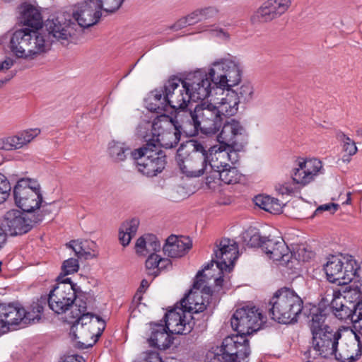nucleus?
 <instances>
[{
  "label": "nucleus",
  "mask_w": 362,
  "mask_h": 362,
  "mask_svg": "<svg viewBox=\"0 0 362 362\" xmlns=\"http://www.w3.org/2000/svg\"><path fill=\"white\" fill-rule=\"evenodd\" d=\"M264 322L263 315L255 307L237 309L230 324L238 334L226 337L220 347L218 355L224 362H248L250 348L246 337L259 330Z\"/></svg>",
  "instance_id": "obj_1"
},
{
  "label": "nucleus",
  "mask_w": 362,
  "mask_h": 362,
  "mask_svg": "<svg viewBox=\"0 0 362 362\" xmlns=\"http://www.w3.org/2000/svg\"><path fill=\"white\" fill-rule=\"evenodd\" d=\"M241 70L238 63L230 59H221L214 62L209 71L199 69L190 73L186 78L192 100H201L210 96L212 90L226 87H233L241 81Z\"/></svg>",
  "instance_id": "obj_2"
},
{
  "label": "nucleus",
  "mask_w": 362,
  "mask_h": 362,
  "mask_svg": "<svg viewBox=\"0 0 362 362\" xmlns=\"http://www.w3.org/2000/svg\"><path fill=\"white\" fill-rule=\"evenodd\" d=\"M85 296L77 300L78 309L72 310L66 319L69 324L70 337L76 341V346L84 349L93 346L101 336L105 328V322L100 317L87 312V302Z\"/></svg>",
  "instance_id": "obj_3"
},
{
  "label": "nucleus",
  "mask_w": 362,
  "mask_h": 362,
  "mask_svg": "<svg viewBox=\"0 0 362 362\" xmlns=\"http://www.w3.org/2000/svg\"><path fill=\"white\" fill-rule=\"evenodd\" d=\"M45 30L42 28L32 29L30 45L28 49L27 59H34L49 49L54 40L62 44H68L69 39L75 35L76 23L66 19L64 15L48 18L45 23Z\"/></svg>",
  "instance_id": "obj_4"
},
{
  "label": "nucleus",
  "mask_w": 362,
  "mask_h": 362,
  "mask_svg": "<svg viewBox=\"0 0 362 362\" xmlns=\"http://www.w3.org/2000/svg\"><path fill=\"white\" fill-rule=\"evenodd\" d=\"M181 115L184 119L181 128L189 137L198 135L199 132L206 135L215 134L223 121L218 107L204 101L197 104L193 110L184 111Z\"/></svg>",
  "instance_id": "obj_5"
},
{
  "label": "nucleus",
  "mask_w": 362,
  "mask_h": 362,
  "mask_svg": "<svg viewBox=\"0 0 362 362\" xmlns=\"http://www.w3.org/2000/svg\"><path fill=\"white\" fill-rule=\"evenodd\" d=\"M303 308V300L293 289L282 287L269 300L268 315L280 324L297 322Z\"/></svg>",
  "instance_id": "obj_6"
},
{
  "label": "nucleus",
  "mask_w": 362,
  "mask_h": 362,
  "mask_svg": "<svg viewBox=\"0 0 362 362\" xmlns=\"http://www.w3.org/2000/svg\"><path fill=\"white\" fill-rule=\"evenodd\" d=\"M85 296L84 301L89 304L93 300V296L80 290L70 278L57 281L56 286L50 291L48 296H42L41 301L57 314L65 313L67 310L78 309L77 300Z\"/></svg>",
  "instance_id": "obj_7"
},
{
  "label": "nucleus",
  "mask_w": 362,
  "mask_h": 362,
  "mask_svg": "<svg viewBox=\"0 0 362 362\" xmlns=\"http://www.w3.org/2000/svg\"><path fill=\"white\" fill-rule=\"evenodd\" d=\"M137 170L147 177H154L160 173L166 164V156L153 141L132 151Z\"/></svg>",
  "instance_id": "obj_8"
},
{
  "label": "nucleus",
  "mask_w": 362,
  "mask_h": 362,
  "mask_svg": "<svg viewBox=\"0 0 362 362\" xmlns=\"http://www.w3.org/2000/svg\"><path fill=\"white\" fill-rule=\"evenodd\" d=\"M216 247L217 250H214V254L215 257H212L211 261L207 263L203 269L197 272L196 279L193 284L194 289L199 290L202 288L204 283V279L202 277L206 276L204 274V271L211 269L214 263L216 264V267L221 274L224 270L226 271L230 269V266L233 267L238 253V247L236 242L228 238H223Z\"/></svg>",
  "instance_id": "obj_9"
},
{
  "label": "nucleus",
  "mask_w": 362,
  "mask_h": 362,
  "mask_svg": "<svg viewBox=\"0 0 362 362\" xmlns=\"http://www.w3.org/2000/svg\"><path fill=\"white\" fill-rule=\"evenodd\" d=\"M13 198L16 205L28 215H35L42 203V194L40 183L30 178H21L13 187Z\"/></svg>",
  "instance_id": "obj_10"
},
{
  "label": "nucleus",
  "mask_w": 362,
  "mask_h": 362,
  "mask_svg": "<svg viewBox=\"0 0 362 362\" xmlns=\"http://www.w3.org/2000/svg\"><path fill=\"white\" fill-rule=\"evenodd\" d=\"M207 151L201 144L195 142L193 150L182 157L181 149L177 153L176 160L182 173L187 177H197L208 173L209 169Z\"/></svg>",
  "instance_id": "obj_11"
},
{
  "label": "nucleus",
  "mask_w": 362,
  "mask_h": 362,
  "mask_svg": "<svg viewBox=\"0 0 362 362\" xmlns=\"http://www.w3.org/2000/svg\"><path fill=\"white\" fill-rule=\"evenodd\" d=\"M40 222L41 215H28L23 211L11 209L5 214L1 226L6 236H16L28 233L34 224Z\"/></svg>",
  "instance_id": "obj_12"
},
{
  "label": "nucleus",
  "mask_w": 362,
  "mask_h": 362,
  "mask_svg": "<svg viewBox=\"0 0 362 362\" xmlns=\"http://www.w3.org/2000/svg\"><path fill=\"white\" fill-rule=\"evenodd\" d=\"M165 92L169 108L177 111L176 115L188 111L187 107L192 97L186 79L182 80L175 76L170 78L165 82Z\"/></svg>",
  "instance_id": "obj_13"
},
{
  "label": "nucleus",
  "mask_w": 362,
  "mask_h": 362,
  "mask_svg": "<svg viewBox=\"0 0 362 362\" xmlns=\"http://www.w3.org/2000/svg\"><path fill=\"white\" fill-rule=\"evenodd\" d=\"M353 264H355V259L349 255L341 254L330 257L324 265L327 280L339 285H347L349 276L351 275Z\"/></svg>",
  "instance_id": "obj_14"
},
{
  "label": "nucleus",
  "mask_w": 362,
  "mask_h": 362,
  "mask_svg": "<svg viewBox=\"0 0 362 362\" xmlns=\"http://www.w3.org/2000/svg\"><path fill=\"white\" fill-rule=\"evenodd\" d=\"M217 139L221 145L238 149L243 148L247 143V134L240 122L230 119L223 123Z\"/></svg>",
  "instance_id": "obj_15"
},
{
  "label": "nucleus",
  "mask_w": 362,
  "mask_h": 362,
  "mask_svg": "<svg viewBox=\"0 0 362 362\" xmlns=\"http://www.w3.org/2000/svg\"><path fill=\"white\" fill-rule=\"evenodd\" d=\"M341 337L340 329H334L331 327H324L323 330L313 335V347L323 358H329L336 353Z\"/></svg>",
  "instance_id": "obj_16"
},
{
  "label": "nucleus",
  "mask_w": 362,
  "mask_h": 362,
  "mask_svg": "<svg viewBox=\"0 0 362 362\" xmlns=\"http://www.w3.org/2000/svg\"><path fill=\"white\" fill-rule=\"evenodd\" d=\"M290 0H267L251 16L252 23H267L284 14L291 6Z\"/></svg>",
  "instance_id": "obj_17"
},
{
  "label": "nucleus",
  "mask_w": 362,
  "mask_h": 362,
  "mask_svg": "<svg viewBox=\"0 0 362 362\" xmlns=\"http://www.w3.org/2000/svg\"><path fill=\"white\" fill-rule=\"evenodd\" d=\"M101 10L97 1L87 0L75 6L73 17L80 27L89 28L99 21Z\"/></svg>",
  "instance_id": "obj_18"
},
{
  "label": "nucleus",
  "mask_w": 362,
  "mask_h": 362,
  "mask_svg": "<svg viewBox=\"0 0 362 362\" xmlns=\"http://www.w3.org/2000/svg\"><path fill=\"white\" fill-rule=\"evenodd\" d=\"M21 313L23 307L18 304L0 303V334L16 329V326L21 325Z\"/></svg>",
  "instance_id": "obj_19"
},
{
  "label": "nucleus",
  "mask_w": 362,
  "mask_h": 362,
  "mask_svg": "<svg viewBox=\"0 0 362 362\" xmlns=\"http://www.w3.org/2000/svg\"><path fill=\"white\" fill-rule=\"evenodd\" d=\"M322 169V162L316 158L300 161L298 168L293 170L291 175L293 182L305 186L314 180L318 173Z\"/></svg>",
  "instance_id": "obj_20"
},
{
  "label": "nucleus",
  "mask_w": 362,
  "mask_h": 362,
  "mask_svg": "<svg viewBox=\"0 0 362 362\" xmlns=\"http://www.w3.org/2000/svg\"><path fill=\"white\" fill-rule=\"evenodd\" d=\"M262 250L274 261H281L287 264L291 257L288 247L281 237H267Z\"/></svg>",
  "instance_id": "obj_21"
},
{
  "label": "nucleus",
  "mask_w": 362,
  "mask_h": 362,
  "mask_svg": "<svg viewBox=\"0 0 362 362\" xmlns=\"http://www.w3.org/2000/svg\"><path fill=\"white\" fill-rule=\"evenodd\" d=\"M29 28L16 30L11 35L9 48L18 58L27 59L28 49L30 45L32 35Z\"/></svg>",
  "instance_id": "obj_22"
},
{
  "label": "nucleus",
  "mask_w": 362,
  "mask_h": 362,
  "mask_svg": "<svg viewBox=\"0 0 362 362\" xmlns=\"http://www.w3.org/2000/svg\"><path fill=\"white\" fill-rule=\"evenodd\" d=\"M192 243L189 237L178 238L171 235L166 240L163 247L165 255L171 258L181 257L192 248Z\"/></svg>",
  "instance_id": "obj_23"
},
{
  "label": "nucleus",
  "mask_w": 362,
  "mask_h": 362,
  "mask_svg": "<svg viewBox=\"0 0 362 362\" xmlns=\"http://www.w3.org/2000/svg\"><path fill=\"white\" fill-rule=\"evenodd\" d=\"M356 341H350L341 344L337 351L333 354L335 359L340 362H356L362 356V340L357 334L355 336Z\"/></svg>",
  "instance_id": "obj_24"
},
{
  "label": "nucleus",
  "mask_w": 362,
  "mask_h": 362,
  "mask_svg": "<svg viewBox=\"0 0 362 362\" xmlns=\"http://www.w3.org/2000/svg\"><path fill=\"white\" fill-rule=\"evenodd\" d=\"M184 121L182 115L180 113L175 115V121L173 122L175 129L174 131H165L159 134L156 141L150 140L156 144V146H162L165 148H172L175 147L180 140V135L183 132L181 128L182 122ZM158 148V146H157Z\"/></svg>",
  "instance_id": "obj_25"
},
{
  "label": "nucleus",
  "mask_w": 362,
  "mask_h": 362,
  "mask_svg": "<svg viewBox=\"0 0 362 362\" xmlns=\"http://www.w3.org/2000/svg\"><path fill=\"white\" fill-rule=\"evenodd\" d=\"M151 334L148 339L151 346L165 350L173 344V337L168 329L160 323L151 324Z\"/></svg>",
  "instance_id": "obj_26"
},
{
  "label": "nucleus",
  "mask_w": 362,
  "mask_h": 362,
  "mask_svg": "<svg viewBox=\"0 0 362 362\" xmlns=\"http://www.w3.org/2000/svg\"><path fill=\"white\" fill-rule=\"evenodd\" d=\"M341 291H333V299L330 303V309L337 318L340 320H352L354 317V305H346L341 300Z\"/></svg>",
  "instance_id": "obj_27"
},
{
  "label": "nucleus",
  "mask_w": 362,
  "mask_h": 362,
  "mask_svg": "<svg viewBox=\"0 0 362 362\" xmlns=\"http://www.w3.org/2000/svg\"><path fill=\"white\" fill-rule=\"evenodd\" d=\"M223 146L224 145L220 144L219 147L214 146L206 149L211 172L212 170L216 172L222 170V168L230 166L227 163V151L226 149L222 148Z\"/></svg>",
  "instance_id": "obj_28"
},
{
  "label": "nucleus",
  "mask_w": 362,
  "mask_h": 362,
  "mask_svg": "<svg viewBox=\"0 0 362 362\" xmlns=\"http://www.w3.org/2000/svg\"><path fill=\"white\" fill-rule=\"evenodd\" d=\"M148 100H150L148 104L150 111L158 114L168 112L169 106L168 100L166 98L165 83L163 87L152 90L148 96Z\"/></svg>",
  "instance_id": "obj_29"
},
{
  "label": "nucleus",
  "mask_w": 362,
  "mask_h": 362,
  "mask_svg": "<svg viewBox=\"0 0 362 362\" xmlns=\"http://www.w3.org/2000/svg\"><path fill=\"white\" fill-rule=\"evenodd\" d=\"M20 23L30 29L42 28V19L40 12L30 4L22 6Z\"/></svg>",
  "instance_id": "obj_30"
},
{
  "label": "nucleus",
  "mask_w": 362,
  "mask_h": 362,
  "mask_svg": "<svg viewBox=\"0 0 362 362\" xmlns=\"http://www.w3.org/2000/svg\"><path fill=\"white\" fill-rule=\"evenodd\" d=\"M230 88L231 87H226L225 88L228 93L226 97L221 99L219 105L217 106L223 118L235 115L238 110V104L240 103V100L236 98L237 95L235 93L230 92Z\"/></svg>",
  "instance_id": "obj_31"
},
{
  "label": "nucleus",
  "mask_w": 362,
  "mask_h": 362,
  "mask_svg": "<svg viewBox=\"0 0 362 362\" xmlns=\"http://www.w3.org/2000/svg\"><path fill=\"white\" fill-rule=\"evenodd\" d=\"M139 226V220L136 218L126 221L122 224L119 231V239L124 247L129 244L132 238L136 235Z\"/></svg>",
  "instance_id": "obj_32"
},
{
  "label": "nucleus",
  "mask_w": 362,
  "mask_h": 362,
  "mask_svg": "<svg viewBox=\"0 0 362 362\" xmlns=\"http://www.w3.org/2000/svg\"><path fill=\"white\" fill-rule=\"evenodd\" d=\"M107 153L112 161L118 163L124 162L132 152L125 143L113 140L108 144Z\"/></svg>",
  "instance_id": "obj_33"
},
{
  "label": "nucleus",
  "mask_w": 362,
  "mask_h": 362,
  "mask_svg": "<svg viewBox=\"0 0 362 362\" xmlns=\"http://www.w3.org/2000/svg\"><path fill=\"white\" fill-rule=\"evenodd\" d=\"M255 205L271 214H276L282 212V205L279 199L266 195H257L254 199Z\"/></svg>",
  "instance_id": "obj_34"
},
{
  "label": "nucleus",
  "mask_w": 362,
  "mask_h": 362,
  "mask_svg": "<svg viewBox=\"0 0 362 362\" xmlns=\"http://www.w3.org/2000/svg\"><path fill=\"white\" fill-rule=\"evenodd\" d=\"M90 245L95 247V243L93 241L73 240L67 243L66 246L74 251L78 258L90 259L97 257L98 253H92L90 251L86 250V247L90 246Z\"/></svg>",
  "instance_id": "obj_35"
},
{
  "label": "nucleus",
  "mask_w": 362,
  "mask_h": 362,
  "mask_svg": "<svg viewBox=\"0 0 362 362\" xmlns=\"http://www.w3.org/2000/svg\"><path fill=\"white\" fill-rule=\"evenodd\" d=\"M44 303H42L41 298L32 305V309L26 311L23 308V313H21L22 323L21 325H25L30 323L38 322L41 319V314L44 310Z\"/></svg>",
  "instance_id": "obj_36"
},
{
  "label": "nucleus",
  "mask_w": 362,
  "mask_h": 362,
  "mask_svg": "<svg viewBox=\"0 0 362 362\" xmlns=\"http://www.w3.org/2000/svg\"><path fill=\"white\" fill-rule=\"evenodd\" d=\"M311 312V323L310 325L312 335L316 332L323 330L324 327H329L325 324L327 318V313L325 309L314 307Z\"/></svg>",
  "instance_id": "obj_37"
},
{
  "label": "nucleus",
  "mask_w": 362,
  "mask_h": 362,
  "mask_svg": "<svg viewBox=\"0 0 362 362\" xmlns=\"http://www.w3.org/2000/svg\"><path fill=\"white\" fill-rule=\"evenodd\" d=\"M218 177L219 181L227 185L237 183L240 178L237 168L231 166L222 168V170L215 172L214 178H217Z\"/></svg>",
  "instance_id": "obj_38"
},
{
  "label": "nucleus",
  "mask_w": 362,
  "mask_h": 362,
  "mask_svg": "<svg viewBox=\"0 0 362 362\" xmlns=\"http://www.w3.org/2000/svg\"><path fill=\"white\" fill-rule=\"evenodd\" d=\"M184 311L182 308H179V312H177L175 310H171L165 314V325H163L171 334L172 329L178 327L182 321H185V316H182Z\"/></svg>",
  "instance_id": "obj_39"
},
{
  "label": "nucleus",
  "mask_w": 362,
  "mask_h": 362,
  "mask_svg": "<svg viewBox=\"0 0 362 362\" xmlns=\"http://www.w3.org/2000/svg\"><path fill=\"white\" fill-rule=\"evenodd\" d=\"M344 286L340 290L341 291V296L346 303H348L349 305L352 306L353 304H356L358 300H361V294L362 291L358 286L351 288L346 285Z\"/></svg>",
  "instance_id": "obj_40"
},
{
  "label": "nucleus",
  "mask_w": 362,
  "mask_h": 362,
  "mask_svg": "<svg viewBox=\"0 0 362 362\" xmlns=\"http://www.w3.org/2000/svg\"><path fill=\"white\" fill-rule=\"evenodd\" d=\"M230 92L235 93L236 98L240 100V103H246L250 102L253 97L254 88L252 84L249 82H245L238 88L237 90H230Z\"/></svg>",
  "instance_id": "obj_41"
},
{
  "label": "nucleus",
  "mask_w": 362,
  "mask_h": 362,
  "mask_svg": "<svg viewBox=\"0 0 362 362\" xmlns=\"http://www.w3.org/2000/svg\"><path fill=\"white\" fill-rule=\"evenodd\" d=\"M200 12L198 10L194 11L185 18H180L175 24L170 26V29L178 30L188 25H192L196 23L202 21L200 18Z\"/></svg>",
  "instance_id": "obj_42"
},
{
  "label": "nucleus",
  "mask_w": 362,
  "mask_h": 362,
  "mask_svg": "<svg viewBox=\"0 0 362 362\" xmlns=\"http://www.w3.org/2000/svg\"><path fill=\"white\" fill-rule=\"evenodd\" d=\"M79 269L78 259L69 258L64 261L62 266V273L57 276L56 281H62L66 279V276L77 272Z\"/></svg>",
  "instance_id": "obj_43"
},
{
  "label": "nucleus",
  "mask_w": 362,
  "mask_h": 362,
  "mask_svg": "<svg viewBox=\"0 0 362 362\" xmlns=\"http://www.w3.org/2000/svg\"><path fill=\"white\" fill-rule=\"evenodd\" d=\"M159 263L158 255L152 252L146 259L145 262V267L147 270L148 275L156 277L158 276V268Z\"/></svg>",
  "instance_id": "obj_44"
},
{
  "label": "nucleus",
  "mask_w": 362,
  "mask_h": 362,
  "mask_svg": "<svg viewBox=\"0 0 362 362\" xmlns=\"http://www.w3.org/2000/svg\"><path fill=\"white\" fill-rule=\"evenodd\" d=\"M124 0H97L100 8L105 12L112 13L122 6Z\"/></svg>",
  "instance_id": "obj_45"
},
{
  "label": "nucleus",
  "mask_w": 362,
  "mask_h": 362,
  "mask_svg": "<svg viewBox=\"0 0 362 362\" xmlns=\"http://www.w3.org/2000/svg\"><path fill=\"white\" fill-rule=\"evenodd\" d=\"M296 257L299 261L308 262L315 257V253L305 245H299L294 252Z\"/></svg>",
  "instance_id": "obj_46"
},
{
  "label": "nucleus",
  "mask_w": 362,
  "mask_h": 362,
  "mask_svg": "<svg viewBox=\"0 0 362 362\" xmlns=\"http://www.w3.org/2000/svg\"><path fill=\"white\" fill-rule=\"evenodd\" d=\"M11 187L7 177L0 173V204L4 202L10 194Z\"/></svg>",
  "instance_id": "obj_47"
},
{
  "label": "nucleus",
  "mask_w": 362,
  "mask_h": 362,
  "mask_svg": "<svg viewBox=\"0 0 362 362\" xmlns=\"http://www.w3.org/2000/svg\"><path fill=\"white\" fill-rule=\"evenodd\" d=\"M351 276H349L348 284L352 281L358 283L357 286L362 291V263L358 264L355 260V264H353V269H351Z\"/></svg>",
  "instance_id": "obj_48"
},
{
  "label": "nucleus",
  "mask_w": 362,
  "mask_h": 362,
  "mask_svg": "<svg viewBox=\"0 0 362 362\" xmlns=\"http://www.w3.org/2000/svg\"><path fill=\"white\" fill-rule=\"evenodd\" d=\"M54 204L55 202L47 203L42 201V203L40 204V206L38 208V209L35 210L33 214H41L42 221L47 216H49L52 214L54 211H57V209L54 207Z\"/></svg>",
  "instance_id": "obj_49"
},
{
  "label": "nucleus",
  "mask_w": 362,
  "mask_h": 362,
  "mask_svg": "<svg viewBox=\"0 0 362 362\" xmlns=\"http://www.w3.org/2000/svg\"><path fill=\"white\" fill-rule=\"evenodd\" d=\"M267 239V237L262 236L259 232L256 231L250 236L247 241V245L251 247H261L262 250L263 245H264Z\"/></svg>",
  "instance_id": "obj_50"
},
{
  "label": "nucleus",
  "mask_w": 362,
  "mask_h": 362,
  "mask_svg": "<svg viewBox=\"0 0 362 362\" xmlns=\"http://www.w3.org/2000/svg\"><path fill=\"white\" fill-rule=\"evenodd\" d=\"M147 252H156L160 251V243L157 237L153 234H147Z\"/></svg>",
  "instance_id": "obj_51"
},
{
  "label": "nucleus",
  "mask_w": 362,
  "mask_h": 362,
  "mask_svg": "<svg viewBox=\"0 0 362 362\" xmlns=\"http://www.w3.org/2000/svg\"><path fill=\"white\" fill-rule=\"evenodd\" d=\"M192 329V325L190 322L182 321L178 327L172 329V334L186 335L189 334Z\"/></svg>",
  "instance_id": "obj_52"
},
{
  "label": "nucleus",
  "mask_w": 362,
  "mask_h": 362,
  "mask_svg": "<svg viewBox=\"0 0 362 362\" xmlns=\"http://www.w3.org/2000/svg\"><path fill=\"white\" fill-rule=\"evenodd\" d=\"M223 148L227 151V160L230 161L232 164L236 163L239 160L238 152L243 148H229L228 146H223Z\"/></svg>",
  "instance_id": "obj_53"
},
{
  "label": "nucleus",
  "mask_w": 362,
  "mask_h": 362,
  "mask_svg": "<svg viewBox=\"0 0 362 362\" xmlns=\"http://www.w3.org/2000/svg\"><path fill=\"white\" fill-rule=\"evenodd\" d=\"M351 323L353 325L354 335L356 336V334H357L362 339V316L354 314Z\"/></svg>",
  "instance_id": "obj_54"
},
{
  "label": "nucleus",
  "mask_w": 362,
  "mask_h": 362,
  "mask_svg": "<svg viewBox=\"0 0 362 362\" xmlns=\"http://www.w3.org/2000/svg\"><path fill=\"white\" fill-rule=\"evenodd\" d=\"M199 12H200V18L202 21H205L206 19L213 18L217 13L216 9L213 7H208L202 9H199Z\"/></svg>",
  "instance_id": "obj_55"
},
{
  "label": "nucleus",
  "mask_w": 362,
  "mask_h": 362,
  "mask_svg": "<svg viewBox=\"0 0 362 362\" xmlns=\"http://www.w3.org/2000/svg\"><path fill=\"white\" fill-rule=\"evenodd\" d=\"M343 150L347 153L349 156H351L356 153L358 148L356 143L350 139V141H346L344 143Z\"/></svg>",
  "instance_id": "obj_56"
},
{
  "label": "nucleus",
  "mask_w": 362,
  "mask_h": 362,
  "mask_svg": "<svg viewBox=\"0 0 362 362\" xmlns=\"http://www.w3.org/2000/svg\"><path fill=\"white\" fill-rule=\"evenodd\" d=\"M339 208V205L337 204L330 203L327 204H323L317 207V209L315 211V215L318 214L322 211H329L331 214H334Z\"/></svg>",
  "instance_id": "obj_57"
},
{
  "label": "nucleus",
  "mask_w": 362,
  "mask_h": 362,
  "mask_svg": "<svg viewBox=\"0 0 362 362\" xmlns=\"http://www.w3.org/2000/svg\"><path fill=\"white\" fill-rule=\"evenodd\" d=\"M40 132V130L38 129H29L21 132L22 135L25 137V144L30 143L35 137H36Z\"/></svg>",
  "instance_id": "obj_58"
},
{
  "label": "nucleus",
  "mask_w": 362,
  "mask_h": 362,
  "mask_svg": "<svg viewBox=\"0 0 362 362\" xmlns=\"http://www.w3.org/2000/svg\"><path fill=\"white\" fill-rule=\"evenodd\" d=\"M138 362H163L159 354L155 351H150L145 354L144 358Z\"/></svg>",
  "instance_id": "obj_59"
},
{
  "label": "nucleus",
  "mask_w": 362,
  "mask_h": 362,
  "mask_svg": "<svg viewBox=\"0 0 362 362\" xmlns=\"http://www.w3.org/2000/svg\"><path fill=\"white\" fill-rule=\"evenodd\" d=\"M276 189L282 195L290 194L294 192L293 187L289 183L286 182L276 185Z\"/></svg>",
  "instance_id": "obj_60"
},
{
  "label": "nucleus",
  "mask_w": 362,
  "mask_h": 362,
  "mask_svg": "<svg viewBox=\"0 0 362 362\" xmlns=\"http://www.w3.org/2000/svg\"><path fill=\"white\" fill-rule=\"evenodd\" d=\"M147 235L140 237L136 243L135 247L137 253H141L144 250H147Z\"/></svg>",
  "instance_id": "obj_61"
},
{
  "label": "nucleus",
  "mask_w": 362,
  "mask_h": 362,
  "mask_svg": "<svg viewBox=\"0 0 362 362\" xmlns=\"http://www.w3.org/2000/svg\"><path fill=\"white\" fill-rule=\"evenodd\" d=\"M158 259L159 263L157 264L158 265V268L157 269L159 275L163 270L167 269L172 267V262L170 259L161 257L160 255H158Z\"/></svg>",
  "instance_id": "obj_62"
},
{
  "label": "nucleus",
  "mask_w": 362,
  "mask_h": 362,
  "mask_svg": "<svg viewBox=\"0 0 362 362\" xmlns=\"http://www.w3.org/2000/svg\"><path fill=\"white\" fill-rule=\"evenodd\" d=\"M206 174L209 173L210 175L206 176V185L207 187L210 189L214 188L216 187V184L217 183V181L218 180V177L217 178H214L215 176V171L212 170L210 171V169L208 170V173H206Z\"/></svg>",
  "instance_id": "obj_63"
},
{
  "label": "nucleus",
  "mask_w": 362,
  "mask_h": 362,
  "mask_svg": "<svg viewBox=\"0 0 362 362\" xmlns=\"http://www.w3.org/2000/svg\"><path fill=\"white\" fill-rule=\"evenodd\" d=\"M8 140L10 146V151L21 148V145L18 143V139L16 136H8Z\"/></svg>",
  "instance_id": "obj_64"
}]
</instances>
